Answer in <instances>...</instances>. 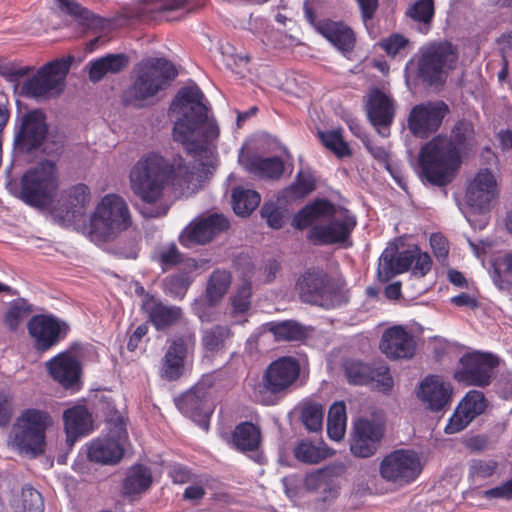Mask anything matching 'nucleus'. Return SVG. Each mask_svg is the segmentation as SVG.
Here are the masks:
<instances>
[{
  "instance_id": "f257e3e1",
  "label": "nucleus",
  "mask_w": 512,
  "mask_h": 512,
  "mask_svg": "<svg viewBox=\"0 0 512 512\" xmlns=\"http://www.w3.org/2000/svg\"><path fill=\"white\" fill-rule=\"evenodd\" d=\"M206 98L198 85L182 87L172 106L185 110L172 129V137L193 157L202 156L219 137L216 120L209 116Z\"/></svg>"
},
{
  "instance_id": "f03ea898",
  "label": "nucleus",
  "mask_w": 512,
  "mask_h": 512,
  "mask_svg": "<svg viewBox=\"0 0 512 512\" xmlns=\"http://www.w3.org/2000/svg\"><path fill=\"white\" fill-rule=\"evenodd\" d=\"M129 179L133 193L143 202L154 204L162 199L166 187L187 186L193 179V172L181 155L167 159L149 152L135 163Z\"/></svg>"
},
{
  "instance_id": "7ed1b4c3",
  "label": "nucleus",
  "mask_w": 512,
  "mask_h": 512,
  "mask_svg": "<svg viewBox=\"0 0 512 512\" xmlns=\"http://www.w3.org/2000/svg\"><path fill=\"white\" fill-rule=\"evenodd\" d=\"M175 65L165 58H149L136 67L132 84L123 93L126 106L142 108L177 77Z\"/></svg>"
},
{
  "instance_id": "20e7f679",
  "label": "nucleus",
  "mask_w": 512,
  "mask_h": 512,
  "mask_svg": "<svg viewBox=\"0 0 512 512\" xmlns=\"http://www.w3.org/2000/svg\"><path fill=\"white\" fill-rule=\"evenodd\" d=\"M52 418L48 411L27 408L21 411L14 422L9 441L20 453L37 457L44 453L46 447V431Z\"/></svg>"
},
{
  "instance_id": "39448f33",
  "label": "nucleus",
  "mask_w": 512,
  "mask_h": 512,
  "mask_svg": "<svg viewBox=\"0 0 512 512\" xmlns=\"http://www.w3.org/2000/svg\"><path fill=\"white\" fill-rule=\"evenodd\" d=\"M301 372L299 360L282 356L265 369L261 382L255 388L258 401L267 406L275 405L286 396L297 382Z\"/></svg>"
},
{
  "instance_id": "423d86ee",
  "label": "nucleus",
  "mask_w": 512,
  "mask_h": 512,
  "mask_svg": "<svg viewBox=\"0 0 512 512\" xmlns=\"http://www.w3.org/2000/svg\"><path fill=\"white\" fill-rule=\"evenodd\" d=\"M131 224L130 210L123 197L107 194L90 217L89 235L92 240L108 241L127 230Z\"/></svg>"
},
{
  "instance_id": "0eeeda50",
  "label": "nucleus",
  "mask_w": 512,
  "mask_h": 512,
  "mask_svg": "<svg viewBox=\"0 0 512 512\" xmlns=\"http://www.w3.org/2000/svg\"><path fill=\"white\" fill-rule=\"evenodd\" d=\"M59 188L58 168L52 160H42L21 177L19 198L26 204L42 208L49 205Z\"/></svg>"
},
{
  "instance_id": "6e6552de",
  "label": "nucleus",
  "mask_w": 512,
  "mask_h": 512,
  "mask_svg": "<svg viewBox=\"0 0 512 512\" xmlns=\"http://www.w3.org/2000/svg\"><path fill=\"white\" fill-rule=\"evenodd\" d=\"M73 60V56L69 55L41 66L32 77L23 81L21 95L36 100L59 96L64 90Z\"/></svg>"
},
{
  "instance_id": "1a4fd4ad",
  "label": "nucleus",
  "mask_w": 512,
  "mask_h": 512,
  "mask_svg": "<svg viewBox=\"0 0 512 512\" xmlns=\"http://www.w3.org/2000/svg\"><path fill=\"white\" fill-rule=\"evenodd\" d=\"M415 60L416 79L425 88L441 90L447 79L448 41L430 43L420 48Z\"/></svg>"
},
{
  "instance_id": "9d476101",
  "label": "nucleus",
  "mask_w": 512,
  "mask_h": 512,
  "mask_svg": "<svg viewBox=\"0 0 512 512\" xmlns=\"http://www.w3.org/2000/svg\"><path fill=\"white\" fill-rule=\"evenodd\" d=\"M423 465L419 454L411 449H396L380 462V476L389 483L403 487L413 483L421 474Z\"/></svg>"
},
{
  "instance_id": "9b49d317",
  "label": "nucleus",
  "mask_w": 512,
  "mask_h": 512,
  "mask_svg": "<svg viewBox=\"0 0 512 512\" xmlns=\"http://www.w3.org/2000/svg\"><path fill=\"white\" fill-rule=\"evenodd\" d=\"M196 348V334L186 330L168 340V346L161 359L159 376L168 382L179 380L185 373L187 359L193 358Z\"/></svg>"
},
{
  "instance_id": "f8f14e48",
  "label": "nucleus",
  "mask_w": 512,
  "mask_h": 512,
  "mask_svg": "<svg viewBox=\"0 0 512 512\" xmlns=\"http://www.w3.org/2000/svg\"><path fill=\"white\" fill-rule=\"evenodd\" d=\"M421 176L434 186L448 184V137L439 134L428 141L418 157Z\"/></svg>"
},
{
  "instance_id": "ddd939ff",
  "label": "nucleus",
  "mask_w": 512,
  "mask_h": 512,
  "mask_svg": "<svg viewBox=\"0 0 512 512\" xmlns=\"http://www.w3.org/2000/svg\"><path fill=\"white\" fill-rule=\"evenodd\" d=\"M499 362V357L491 352L466 353L460 358L461 368L455 371L454 378L467 386L487 387Z\"/></svg>"
},
{
  "instance_id": "4468645a",
  "label": "nucleus",
  "mask_w": 512,
  "mask_h": 512,
  "mask_svg": "<svg viewBox=\"0 0 512 512\" xmlns=\"http://www.w3.org/2000/svg\"><path fill=\"white\" fill-rule=\"evenodd\" d=\"M386 432L385 420L379 416L361 417L353 424L350 451L358 458H369L377 453Z\"/></svg>"
},
{
  "instance_id": "2eb2a0df",
  "label": "nucleus",
  "mask_w": 512,
  "mask_h": 512,
  "mask_svg": "<svg viewBox=\"0 0 512 512\" xmlns=\"http://www.w3.org/2000/svg\"><path fill=\"white\" fill-rule=\"evenodd\" d=\"M27 330L33 339L37 352L44 353L63 341L69 331V324L52 314H36L27 323Z\"/></svg>"
},
{
  "instance_id": "dca6fc26",
  "label": "nucleus",
  "mask_w": 512,
  "mask_h": 512,
  "mask_svg": "<svg viewBox=\"0 0 512 512\" xmlns=\"http://www.w3.org/2000/svg\"><path fill=\"white\" fill-rule=\"evenodd\" d=\"M448 113L443 100L426 101L413 106L407 117V128L412 136L427 139L436 133Z\"/></svg>"
},
{
  "instance_id": "f3484780",
  "label": "nucleus",
  "mask_w": 512,
  "mask_h": 512,
  "mask_svg": "<svg viewBox=\"0 0 512 512\" xmlns=\"http://www.w3.org/2000/svg\"><path fill=\"white\" fill-rule=\"evenodd\" d=\"M48 124L41 109L26 112L15 131L14 148L19 153L30 154L39 149L46 140Z\"/></svg>"
},
{
  "instance_id": "a211bd4d",
  "label": "nucleus",
  "mask_w": 512,
  "mask_h": 512,
  "mask_svg": "<svg viewBox=\"0 0 512 512\" xmlns=\"http://www.w3.org/2000/svg\"><path fill=\"white\" fill-rule=\"evenodd\" d=\"M499 195L498 181L495 174L488 168L480 169L466 191V201L471 208L485 215V219L479 225L482 229L487 225L486 214L491 210L492 203Z\"/></svg>"
},
{
  "instance_id": "6ab92c4d",
  "label": "nucleus",
  "mask_w": 512,
  "mask_h": 512,
  "mask_svg": "<svg viewBox=\"0 0 512 512\" xmlns=\"http://www.w3.org/2000/svg\"><path fill=\"white\" fill-rule=\"evenodd\" d=\"M229 220L222 214L212 213L193 220L179 236V242L186 248L205 245L216 236L228 230Z\"/></svg>"
},
{
  "instance_id": "aec40b11",
  "label": "nucleus",
  "mask_w": 512,
  "mask_h": 512,
  "mask_svg": "<svg viewBox=\"0 0 512 512\" xmlns=\"http://www.w3.org/2000/svg\"><path fill=\"white\" fill-rule=\"evenodd\" d=\"M357 225L356 217L347 209L342 211L340 219H333L326 225L313 226L307 239L314 245L342 244L350 240Z\"/></svg>"
},
{
  "instance_id": "412c9836",
  "label": "nucleus",
  "mask_w": 512,
  "mask_h": 512,
  "mask_svg": "<svg viewBox=\"0 0 512 512\" xmlns=\"http://www.w3.org/2000/svg\"><path fill=\"white\" fill-rule=\"evenodd\" d=\"M297 288L303 302L324 306L336 294L328 274L322 270H308L298 280Z\"/></svg>"
},
{
  "instance_id": "4be33fe9",
  "label": "nucleus",
  "mask_w": 512,
  "mask_h": 512,
  "mask_svg": "<svg viewBox=\"0 0 512 512\" xmlns=\"http://www.w3.org/2000/svg\"><path fill=\"white\" fill-rule=\"evenodd\" d=\"M49 376L67 390H79L82 376L80 361L71 351H62L45 363Z\"/></svg>"
},
{
  "instance_id": "5701e85b",
  "label": "nucleus",
  "mask_w": 512,
  "mask_h": 512,
  "mask_svg": "<svg viewBox=\"0 0 512 512\" xmlns=\"http://www.w3.org/2000/svg\"><path fill=\"white\" fill-rule=\"evenodd\" d=\"M175 404L183 415L191 418L202 428L208 429L213 409L209 404V391L207 387L197 383L189 391L178 397L175 400Z\"/></svg>"
},
{
  "instance_id": "b1692460",
  "label": "nucleus",
  "mask_w": 512,
  "mask_h": 512,
  "mask_svg": "<svg viewBox=\"0 0 512 512\" xmlns=\"http://www.w3.org/2000/svg\"><path fill=\"white\" fill-rule=\"evenodd\" d=\"M379 347L391 360L411 359L416 353L417 342L409 330L395 325L384 331Z\"/></svg>"
},
{
  "instance_id": "393cba45",
  "label": "nucleus",
  "mask_w": 512,
  "mask_h": 512,
  "mask_svg": "<svg viewBox=\"0 0 512 512\" xmlns=\"http://www.w3.org/2000/svg\"><path fill=\"white\" fill-rule=\"evenodd\" d=\"M488 406V400L483 392L468 391L450 416V433L465 429L475 418L483 414Z\"/></svg>"
},
{
  "instance_id": "a878e982",
  "label": "nucleus",
  "mask_w": 512,
  "mask_h": 512,
  "mask_svg": "<svg viewBox=\"0 0 512 512\" xmlns=\"http://www.w3.org/2000/svg\"><path fill=\"white\" fill-rule=\"evenodd\" d=\"M63 422L69 448H72L81 437L93 431L92 414L84 405H75L66 409L63 413Z\"/></svg>"
},
{
  "instance_id": "bb28decb",
  "label": "nucleus",
  "mask_w": 512,
  "mask_h": 512,
  "mask_svg": "<svg viewBox=\"0 0 512 512\" xmlns=\"http://www.w3.org/2000/svg\"><path fill=\"white\" fill-rule=\"evenodd\" d=\"M413 264V251H399L397 247L386 248L380 258L377 267V278L382 283H387L395 276L408 271Z\"/></svg>"
},
{
  "instance_id": "cd10ccee",
  "label": "nucleus",
  "mask_w": 512,
  "mask_h": 512,
  "mask_svg": "<svg viewBox=\"0 0 512 512\" xmlns=\"http://www.w3.org/2000/svg\"><path fill=\"white\" fill-rule=\"evenodd\" d=\"M142 310L158 331L175 325L183 315L180 307L166 305L151 294L143 297Z\"/></svg>"
},
{
  "instance_id": "c85d7f7f",
  "label": "nucleus",
  "mask_w": 512,
  "mask_h": 512,
  "mask_svg": "<svg viewBox=\"0 0 512 512\" xmlns=\"http://www.w3.org/2000/svg\"><path fill=\"white\" fill-rule=\"evenodd\" d=\"M368 120L377 130L389 128L395 118V102L379 89L370 92L366 103Z\"/></svg>"
},
{
  "instance_id": "c756f323",
  "label": "nucleus",
  "mask_w": 512,
  "mask_h": 512,
  "mask_svg": "<svg viewBox=\"0 0 512 512\" xmlns=\"http://www.w3.org/2000/svg\"><path fill=\"white\" fill-rule=\"evenodd\" d=\"M473 125L465 120L458 121L450 135V180L460 168L462 158L470 150Z\"/></svg>"
},
{
  "instance_id": "7c9ffc66",
  "label": "nucleus",
  "mask_w": 512,
  "mask_h": 512,
  "mask_svg": "<svg viewBox=\"0 0 512 512\" xmlns=\"http://www.w3.org/2000/svg\"><path fill=\"white\" fill-rule=\"evenodd\" d=\"M230 448L247 454L259 449L262 442V433L256 424L244 421L237 424L230 435L224 437Z\"/></svg>"
},
{
  "instance_id": "2f4dec72",
  "label": "nucleus",
  "mask_w": 512,
  "mask_h": 512,
  "mask_svg": "<svg viewBox=\"0 0 512 512\" xmlns=\"http://www.w3.org/2000/svg\"><path fill=\"white\" fill-rule=\"evenodd\" d=\"M124 447L112 437L97 438L87 444L89 461L103 465H114L124 456Z\"/></svg>"
},
{
  "instance_id": "473e14b6",
  "label": "nucleus",
  "mask_w": 512,
  "mask_h": 512,
  "mask_svg": "<svg viewBox=\"0 0 512 512\" xmlns=\"http://www.w3.org/2000/svg\"><path fill=\"white\" fill-rule=\"evenodd\" d=\"M336 214V206L330 200L317 198L302 207L293 217L292 225L298 230H304L313 222L333 218Z\"/></svg>"
},
{
  "instance_id": "72a5a7b5",
  "label": "nucleus",
  "mask_w": 512,
  "mask_h": 512,
  "mask_svg": "<svg viewBox=\"0 0 512 512\" xmlns=\"http://www.w3.org/2000/svg\"><path fill=\"white\" fill-rule=\"evenodd\" d=\"M319 34L336 47L342 53H350L356 45V34L354 30L343 21L328 22L319 26Z\"/></svg>"
},
{
  "instance_id": "f704fd0d",
  "label": "nucleus",
  "mask_w": 512,
  "mask_h": 512,
  "mask_svg": "<svg viewBox=\"0 0 512 512\" xmlns=\"http://www.w3.org/2000/svg\"><path fill=\"white\" fill-rule=\"evenodd\" d=\"M245 169L260 179H280L284 173V162L278 156L262 157L252 155L244 162Z\"/></svg>"
},
{
  "instance_id": "c9c22d12",
  "label": "nucleus",
  "mask_w": 512,
  "mask_h": 512,
  "mask_svg": "<svg viewBox=\"0 0 512 512\" xmlns=\"http://www.w3.org/2000/svg\"><path fill=\"white\" fill-rule=\"evenodd\" d=\"M418 398L432 411L441 410L448 403V393L439 376H427L420 384Z\"/></svg>"
},
{
  "instance_id": "e433bc0d",
  "label": "nucleus",
  "mask_w": 512,
  "mask_h": 512,
  "mask_svg": "<svg viewBox=\"0 0 512 512\" xmlns=\"http://www.w3.org/2000/svg\"><path fill=\"white\" fill-rule=\"evenodd\" d=\"M129 64V58L125 54H108L89 63V79L96 83L107 74H117L123 71Z\"/></svg>"
},
{
  "instance_id": "4c0bfd02",
  "label": "nucleus",
  "mask_w": 512,
  "mask_h": 512,
  "mask_svg": "<svg viewBox=\"0 0 512 512\" xmlns=\"http://www.w3.org/2000/svg\"><path fill=\"white\" fill-rule=\"evenodd\" d=\"M265 328L277 342L304 341L308 337L306 327L295 320L271 321Z\"/></svg>"
},
{
  "instance_id": "58836bf2",
  "label": "nucleus",
  "mask_w": 512,
  "mask_h": 512,
  "mask_svg": "<svg viewBox=\"0 0 512 512\" xmlns=\"http://www.w3.org/2000/svg\"><path fill=\"white\" fill-rule=\"evenodd\" d=\"M490 265L493 284L501 291L512 289V250L492 258Z\"/></svg>"
},
{
  "instance_id": "ea45409f",
  "label": "nucleus",
  "mask_w": 512,
  "mask_h": 512,
  "mask_svg": "<svg viewBox=\"0 0 512 512\" xmlns=\"http://www.w3.org/2000/svg\"><path fill=\"white\" fill-rule=\"evenodd\" d=\"M317 186L315 176L306 170H299L294 181L283 190L287 201L301 200L311 194Z\"/></svg>"
},
{
  "instance_id": "a19ab883",
  "label": "nucleus",
  "mask_w": 512,
  "mask_h": 512,
  "mask_svg": "<svg viewBox=\"0 0 512 512\" xmlns=\"http://www.w3.org/2000/svg\"><path fill=\"white\" fill-rule=\"evenodd\" d=\"M152 484L150 470L141 464L131 468L123 482V493L125 495L141 494L148 490Z\"/></svg>"
},
{
  "instance_id": "79ce46f5",
  "label": "nucleus",
  "mask_w": 512,
  "mask_h": 512,
  "mask_svg": "<svg viewBox=\"0 0 512 512\" xmlns=\"http://www.w3.org/2000/svg\"><path fill=\"white\" fill-rule=\"evenodd\" d=\"M260 201L261 196L255 190L241 186L232 190L233 210L238 216H249L259 206Z\"/></svg>"
},
{
  "instance_id": "37998d69",
  "label": "nucleus",
  "mask_w": 512,
  "mask_h": 512,
  "mask_svg": "<svg viewBox=\"0 0 512 512\" xmlns=\"http://www.w3.org/2000/svg\"><path fill=\"white\" fill-rule=\"evenodd\" d=\"M233 336L227 325H214L203 331L201 345L205 352L215 354L224 349L226 341Z\"/></svg>"
},
{
  "instance_id": "c03bdc74",
  "label": "nucleus",
  "mask_w": 512,
  "mask_h": 512,
  "mask_svg": "<svg viewBox=\"0 0 512 512\" xmlns=\"http://www.w3.org/2000/svg\"><path fill=\"white\" fill-rule=\"evenodd\" d=\"M347 415L344 402H335L329 409L327 417V434L330 439H343L346 431Z\"/></svg>"
},
{
  "instance_id": "a18cd8bd",
  "label": "nucleus",
  "mask_w": 512,
  "mask_h": 512,
  "mask_svg": "<svg viewBox=\"0 0 512 512\" xmlns=\"http://www.w3.org/2000/svg\"><path fill=\"white\" fill-rule=\"evenodd\" d=\"M231 284V275L225 270H215L211 274L207 288L206 296L211 305L216 304L226 294Z\"/></svg>"
},
{
  "instance_id": "49530a36",
  "label": "nucleus",
  "mask_w": 512,
  "mask_h": 512,
  "mask_svg": "<svg viewBox=\"0 0 512 512\" xmlns=\"http://www.w3.org/2000/svg\"><path fill=\"white\" fill-rule=\"evenodd\" d=\"M407 15L415 22L424 26L423 33H427L434 16V0H417L407 10Z\"/></svg>"
},
{
  "instance_id": "de8ad7c7",
  "label": "nucleus",
  "mask_w": 512,
  "mask_h": 512,
  "mask_svg": "<svg viewBox=\"0 0 512 512\" xmlns=\"http://www.w3.org/2000/svg\"><path fill=\"white\" fill-rule=\"evenodd\" d=\"M373 367L360 361H349L345 364L346 378L349 383L354 385H369L372 379Z\"/></svg>"
},
{
  "instance_id": "09e8293b",
  "label": "nucleus",
  "mask_w": 512,
  "mask_h": 512,
  "mask_svg": "<svg viewBox=\"0 0 512 512\" xmlns=\"http://www.w3.org/2000/svg\"><path fill=\"white\" fill-rule=\"evenodd\" d=\"M319 138L322 144L337 157L343 158L351 156L352 151L348 143L343 140L341 130L319 132Z\"/></svg>"
},
{
  "instance_id": "8fccbe9b",
  "label": "nucleus",
  "mask_w": 512,
  "mask_h": 512,
  "mask_svg": "<svg viewBox=\"0 0 512 512\" xmlns=\"http://www.w3.org/2000/svg\"><path fill=\"white\" fill-rule=\"evenodd\" d=\"M32 312V307L24 299L14 300L8 307L4 322L10 330H16L21 321Z\"/></svg>"
},
{
  "instance_id": "3c124183",
  "label": "nucleus",
  "mask_w": 512,
  "mask_h": 512,
  "mask_svg": "<svg viewBox=\"0 0 512 512\" xmlns=\"http://www.w3.org/2000/svg\"><path fill=\"white\" fill-rule=\"evenodd\" d=\"M324 411L318 403H307L301 410V421L310 432H318L323 426Z\"/></svg>"
},
{
  "instance_id": "603ef678",
  "label": "nucleus",
  "mask_w": 512,
  "mask_h": 512,
  "mask_svg": "<svg viewBox=\"0 0 512 512\" xmlns=\"http://www.w3.org/2000/svg\"><path fill=\"white\" fill-rule=\"evenodd\" d=\"M294 455L297 460L307 464H317L326 457L321 448L308 441L300 442L294 449Z\"/></svg>"
},
{
  "instance_id": "864d4df0",
  "label": "nucleus",
  "mask_w": 512,
  "mask_h": 512,
  "mask_svg": "<svg viewBox=\"0 0 512 512\" xmlns=\"http://www.w3.org/2000/svg\"><path fill=\"white\" fill-rule=\"evenodd\" d=\"M409 39L400 33H393L378 43L379 47L391 58L400 55L409 45Z\"/></svg>"
},
{
  "instance_id": "5fc2aeb1",
  "label": "nucleus",
  "mask_w": 512,
  "mask_h": 512,
  "mask_svg": "<svg viewBox=\"0 0 512 512\" xmlns=\"http://www.w3.org/2000/svg\"><path fill=\"white\" fill-rule=\"evenodd\" d=\"M22 512H44V502L39 491L25 486L21 492Z\"/></svg>"
},
{
  "instance_id": "6e6d98bb",
  "label": "nucleus",
  "mask_w": 512,
  "mask_h": 512,
  "mask_svg": "<svg viewBox=\"0 0 512 512\" xmlns=\"http://www.w3.org/2000/svg\"><path fill=\"white\" fill-rule=\"evenodd\" d=\"M90 201V189L85 184H77L69 191V203L73 207V215L84 213Z\"/></svg>"
},
{
  "instance_id": "4d7b16f0",
  "label": "nucleus",
  "mask_w": 512,
  "mask_h": 512,
  "mask_svg": "<svg viewBox=\"0 0 512 512\" xmlns=\"http://www.w3.org/2000/svg\"><path fill=\"white\" fill-rule=\"evenodd\" d=\"M261 216L272 229L279 230L285 224L284 210H282L275 202L264 203L261 208Z\"/></svg>"
},
{
  "instance_id": "13d9d810",
  "label": "nucleus",
  "mask_w": 512,
  "mask_h": 512,
  "mask_svg": "<svg viewBox=\"0 0 512 512\" xmlns=\"http://www.w3.org/2000/svg\"><path fill=\"white\" fill-rule=\"evenodd\" d=\"M371 376L372 379L369 385L373 388L383 393H389L392 390L394 381L386 365L374 366Z\"/></svg>"
},
{
  "instance_id": "bf43d9fd",
  "label": "nucleus",
  "mask_w": 512,
  "mask_h": 512,
  "mask_svg": "<svg viewBox=\"0 0 512 512\" xmlns=\"http://www.w3.org/2000/svg\"><path fill=\"white\" fill-rule=\"evenodd\" d=\"M32 68L28 66H18L16 63L0 57V75L7 81L16 83L21 78L28 75Z\"/></svg>"
},
{
  "instance_id": "052dcab7",
  "label": "nucleus",
  "mask_w": 512,
  "mask_h": 512,
  "mask_svg": "<svg viewBox=\"0 0 512 512\" xmlns=\"http://www.w3.org/2000/svg\"><path fill=\"white\" fill-rule=\"evenodd\" d=\"M252 287L250 281H246L237 290L232 299L233 312L243 314L250 309L251 306Z\"/></svg>"
},
{
  "instance_id": "680f3d73",
  "label": "nucleus",
  "mask_w": 512,
  "mask_h": 512,
  "mask_svg": "<svg viewBox=\"0 0 512 512\" xmlns=\"http://www.w3.org/2000/svg\"><path fill=\"white\" fill-rule=\"evenodd\" d=\"M450 303L458 308H466L473 311L477 310L481 305L477 287L473 288V290H465L464 292L450 297Z\"/></svg>"
},
{
  "instance_id": "e2e57ef3",
  "label": "nucleus",
  "mask_w": 512,
  "mask_h": 512,
  "mask_svg": "<svg viewBox=\"0 0 512 512\" xmlns=\"http://www.w3.org/2000/svg\"><path fill=\"white\" fill-rule=\"evenodd\" d=\"M59 8L66 14L88 24L93 17V14L85 7L73 0H57Z\"/></svg>"
},
{
  "instance_id": "0e129e2a",
  "label": "nucleus",
  "mask_w": 512,
  "mask_h": 512,
  "mask_svg": "<svg viewBox=\"0 0 512 512\" xmlns=\"http://www.w3.org/2000/svg\"><path fill=\"white\" fill-rule=\"evenodd\" d=\"M332 478L330 469H319L306 476L305 486L310 491L323 489L326 491Z\"/></svg>"
},
{
  "instance_id": "69168bd1",
  "label": "nucleus",
  "mask_w": 512,
  "mask_h": 512,
  "mask_svg": "<svg viewBox=\"0 0 512 512\" xmlns=\"http://www.w3.org/2000/svg\"><path fill=\"white\" fill-rule=\"evenodd\" d=\"M430 246L436 259L446 265L448 262V240L440 232L432 233L430 236Z\"/></svg>"
},
{
  "instance_id": "338daca9",
  "label": "nucleus",
  "mask_w": 512,
  "mask_h": 512,
  "mask_svg": "<svg viewBox=\"0 0 512 512\" xmlns=\"http://www.w3.org/2000/svg\"><path fill=\"white\" fill-rule=\"evenodd\" d=\"M497 468L495 461L474 460L469 468V475L472 478L485 479L492 476Z\"/></svg>"
},
{
  "instance_id": "774afa93",
  "label": "nucleus",
  "mask_w": 512,
  "mask_h": 512,
  "mask_svg": "<svg viewBox=\"0 0 512 512\" xmlns=\"http://www.w3.org/2000/svg\"><path fill=\"white\" fill-rule=\"evenodd\" d=\"M182 260V254L174 243L162 248L159 252V262L163 269L176 266Z\"/></svg>"
}]
</instances>
